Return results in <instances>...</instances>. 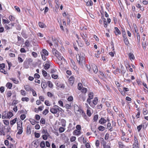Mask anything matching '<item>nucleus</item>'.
Listing matches in <instances>:
<instances>
[{"label":"nucleus","instance_id":"c85d7f7f","mask_svg":"<svg viewBox=\"0 0 148 148\" xmlns=\"http://www.w3.org/2000/svg\"><path fill=\"white\" fill-rule=\"evenodd\" d=\"M41 86L43 89H45L47 87V85L45 83L42 82Z\"/></svg>","mask_w":148,"mask_h":148},{"label":"nucleus","instance_id":"13d9d810","mask_svg":"<svg viewBox=\"0 0 148 148\" xmlns=\"http://www.w3.org/2000/svg\"><path fill=\"white\" fill-rule=\"evenodd\" d=\"M26 117V116L24 114H22L20 116V118L21 119L23 120Z\"/></svg>","mask_w":148,"mask_h":148},{"label":"nucleus","instance_id":"0e129e2a","mask_svg":"<svg viewBox=\"0 0 148 148\" xmlns=\"http://www.w3.org/2000/svg\"><path fill=\"white\" fill-rule=\"evenodd\" d=\"M87 114L89 116H90L91 115L90 111L88 109L87 110Z\"/></svg>","mask_w":148,"mask_h":148},{"label":"nucleus","instance_id":"338daca9","mask_svg":"<svg viewBox=\"0 0 148 148\" xmlns=\"http://www.w3.org/2000/svg\"><path fill=\"white\" fill-rule=\"evenodd\" d=\"M139 144H133V148H139L138 146Z\"/></svg>","mask_w":148,"mask_h":148},{"label":"nucleus","instance_id":"423d86ee","mask_svg":"<svg viewBox=\"0 0 148 148\" xmlns=\"http://www.w3.org/2000/svg\"><path fill=\"white\" fill-rule=\"evenodd\" d=\"M93 93L92 92H90L88 95V98L87 99V102L89 104L90 106H92L90 105L91 101L90 100L92 99L93 98Z\"/></svg>","mask_w":148,"mask_h":148},{"label":"nucleus","instance_id":"a18cd8bd","mask_svg":"<svg viewBox=\"0 0 148 148\" xmlns=\"http://www.w3.org/2000/svg\"><path fill=\"white\" fill-rule=\"evenodd\" d=\"M142 125L141 124L137 126V128L138 130V132H140L141 129H142Z\"/></svg>","mask_w":148,"mask_h":148},{"label":"nucleus","instance_id":"0eeeda50","mask_svg":"<svg viewBox=\"0 0 148 148\" xmlns=\"http://www.w3.org/2000/svg\"><path fill=\"white\" fill-rule=\"evenodd\" d=\"M51 40H52V41L50 40H47V42L49 44V46L50 47H51L53 45L52 43H53L54 44H56V41L55 38L53 39V38H52Z\"/></svg>","mask_w":148,"mask_h":148},{"label":"nucleus","instance_id":"e433bc0d","mask_svg":"<svg viewBox=\"0 0 148 148\" xmlns=\"http://www.w3.org/2000/svg\"><path fill=\"white\" fill-rule=\"evenodd\" d=\"M101 144L103 145V146L104 147V146H105L106 145V142L104 141V140L103 138H101Z\"/></svg>","mask_w":148,"mask_h":148},{"label":"nucleus","instance_id":"5701e85b","mask_svg":"<svg viewBox=\"0 0 148 148\" xmlns=\"http://www.w3.org/2000/svg\"><path fill=\"white\" fill-rule=\"evenodd\" d=\"M56 85L57 86L61 88H64V86H63V84H60V83L59 82L56 83Z\"/></svg>","mask_w":148,"mask_h":148},{"label":"nucleus","instance_id":"8fccbe9b","mask_svg":"<svg viewBox=\"0 0 148 148\" xmlns=\"http://www.w3.org/2000/svg\"><path fill=\"white\" fill-rule=\"evenodd\" d=\"M42 73L43 75L45 77L47 75V72L45 70H43L42 71Z\"/></svg>","mask_w":148,"mask_h":148},{"label":"nucleus","instance_id":"9b49d317","mask_svg":"<svg viewBox=\"0 0 148 148\" xmlns=\"http://www.w3.org/2000/svg\"><path fill=\"white\" fill-rule=\"evenodd\" d=\"M114 29L115 30L114 31V32L116 35H117L119 34H121V32L117 27H115Z\"/></svg>","mask_w":148,"mask_h":148},{"label":"nucleus","instance_id":"09e8293b","mask_svg":"<svg viewBox=\"0 0 148 148\" xmlns=\"http://www.w3.org/2000/svg\"><path fill=\"white\" fill-rule=\"evenodd\" d=\"M110 143H109L107 144L106 145L103 147L104 148H111L110 147Z\"/></svg>","mask_w":148,"mask_h":148},{"label":"nucleus","instance_id":"c756f323","mask_svg":"<svg viewBox=\"0 0 148 148\" xmlns=\"http://www.w3.org/2000/svg\"><path fill=\"white\" fill-rule=\"evenodd\" d=\"M49 136V134L48 135L47 134H44L42 136V138L43 140H46L47 139L48 137Z\"/></svg>","mask_w":148,"mask_h":148},{"label":"nucleus","instance_id":"69168bd1","mask_svg":"<svg viewBox=\"0 0 148 148\" xmlns=\"http://www.w3.org/2000/svg\"><path fill=\"white\" fill-rule=\"evenodd\" d=\"M57 71V70L55 69H51V73H54Z\"/></svg>","mask_w":148,"mask_h":148},{"label":"nucleus","instance_id":"f704fd0d","mask_svg":"<svg viewBox=\"0 0 148 148\" xmlns=\"http://www.w3.org/2000/svg\"><path fill=\"white\" fill-rule=\"evenodd\" d=\"M40 146L42 148H44L45 146V142L44 141H42L40 143Z\"/></svg>","mask_w":148,"mask_h":148},{"label":"nucleus","instance_id":"a878e982","mask_svg":"<svg viewBox=\"0 0 148 148\" xmlns=\"http://www.w3.org/2000/svg\"><path fill=\"white\" fill-rule=\"evenodd\" d=\"M124 41L125 45L127 46H129V42L127 38H125V39H124Z\"/></svg>","mask_w":148,"mask_h":148},{"label":"nucleus","instance_id":"cd10ccee","mask_svg":"<svg viewBox=\"0 0 148 148\" xmlns=\"http://www.w3.org/2000/svg\"><path fill=\"white\" fill-rule=\"evenodd\" d=\"M81 36L83 39L84 40L85 42H86L87 39L86 38H87V36L86 35V34L84 35V34H81Z\"/></svg>","mask_w":148,"mask_h":148},{"label":"nucleus","instance_id":"aec40b11","mask_svg":"<svg viewBox=\"0 0 148 148\" xmlns=\"http://www.w3.org/2000/svg\"><path fill=\"white\" fill-rule=\"evenodd\" d=\"M7 118L8 119H10L13 116V114L12 112H9L7 114Z\"/></svg>","mask_w":148,"mask_h":148},{"label":"nucleus","instance_id":"603ef678","mask_svg":"<svg viewBox=\"0 0 148 148\" xmlns=\"http://www.w3.org/2000/svg\"><path fill=\"white\" fill-rule=\"evenodd\" d=\"M11 92L10 91H8L7 93V96L8 97H10L12 95Z\"/></svg>","mask_w":148,"mask_h":148},{"label":"nucleus","instance_id":"412c9836","mask_svg":"<svg viewBox=\"0 0 148 148\" xmlns=\"http://www.w3.org/2000/svg\"><path fill=\"white\" fill-rule=\"evenodd\" d=\"M44 69L47 70L50 67V65L48 63H46L44 65H43Z\"/></svg>","mask_w":148,"mask_h":148},{"label":"nucleus","instance_id":"864d4df0","mask_svg":"<svg viewBox=\"0 0 148 148\" xmlns=\"http://www.w3.org/2000/svg\"><path fill=\"white\" fill-rule=\"evenodd\" d=\"M148 113V111L146 109H143V113L144 115H146Z\"/></svg>","mask_w":148,"mask_h":148},{"label":"nucleus","instance_id":"79ce46f5","mask_svg":"<svg viewBox=\"0 0 148 148\" xmlns=\"http://www.w3.org/2000/svg\"><path fill=\"white\" fill-rule=\"evenodd\" d=\"M45 119L44 118H42L40 121V123L44 124L45 123Z\"/></svg>","mask_w":148,"mask_h":148},{"label":"nucleus","instance_id":"2eb2a0df","mask_svg":"<svg viewBox=\"0 0 148 148\" xmlns=\"http://www.w3.org/2000/svg\"><path fill=\"white\" fill-rule=\"evenodd\" d=\"M106 120L104 118H101L99 121V123L101 124H103L106 123Z\"/></svg>","mask_w":148,"mask_h":148},{"label":"nucleus","instance_id":"e2e57ef3","mask_svg":"<svg viewBox=\"0 0 148 148\" xmlns=\"http://www.w3.org/2000/svg\"><path fill=\"white\" fill-rule=\"evenodd\" d=\"M31 91H32L33 95L34 96H36L37 95L36 92L34 90L32 89Z\"/></svg>","mask_w":148,"mask_h":148},{"label":"nucleus","instance_id":"6e6552de","mask_svg":"<svg viewBox=\"0 0 148 148\" xmlns=\"http://www.w3.org/2000/svg\"><path fill=\"white\" fill-rule=\"evenodd\" d=\"M82 113L81 114L82 117H83L87 121H89V118L88 117V116L86 115L85 113H84L83 111L82 110Z\"/></svg>","mask_w":148,"mask_h":148},{"label":"nucleus","instance_id":"dca6fc26","mask_svg":"<svg viewBox=\"0 0 148 148\" xmlns=\"http://www.w3.org/2000/svg\"><path fill=\"white\" fill-rule=\"evenodd\" d=\"M73 127V125L71 123H70L69 124V126H68V130H69V131H70L71 130H73L75 129V127Z\"/></svg>","mask_w":148,"mask_h":148},{"label":"nucleus","instance_id":"20e7f679","mask_svg":"<svg viewBox=\"0 0 148 148\" xmlns=\"http://www.w3.org/2000/svg\"><path fill=\"white\" fill-rule=\"evenodd\" d=\"M40 54L42 59L45 61L47 59V57L45 56L48 55V52L46 49H43L40 52Z\"/></svg>","mask_w":148,"mask_h":148},{"label":"nucleus","instance_id":"473e14b6","mask_svg":"<svg viewBox=\"0 0 148 148\" xmlns=\"http://www.w3.org/2000/svg\"><path fill=\"white\" fill-rule=\"evenodd\" d=\"M29 121L32 125H34L35 124L36 121L33 119H30Z\"/></svg>","mask_w":148,"mask_h":148},{"label":"nucleus","instance_id":"6e6d98bb","mask_svg":"<svg viewBox=\"0 0 148 148\" xmlns=\"http://www.w3.org/2000/svg\"><path fill=\"white\" fill-rule=\"evenodd\" d=\"M21 93L22 95L23 96H25L26 94L25 91L23 90H21Z\"/></svg>","mask_w":148,"mask_h":148},{"label":"nucleus","instance_id":"bb28decb","mask_svg":"<svg viewBox=\"0 0 148 148\" xmlns=\"http://www.w3.org/2000/svg\"><path fill=\"white\" fill-rule=\"evenodd\" d=\"M6 86L8 88L10 89L12 87V84L10 82H8L6 84Z\"/></svg>","mask_w":148,"mask_h":148},{"label":"nucleus","instance_id":"393cba45","mask_svg":"<svg viewBox=\"0 0 148 148\" xmlns=\"http://www.w3.org/2000/svg\"><path fill=\"white\" fill-rule=\"evenodd\" d=\"M66 121L64 119H62L61 120V123H62V126L64 127H65L66 125Z\"/></svg>","mask_w":148,"mask_h":148},{"label":"nucleus","instance_id":"774afa93","mask_svg":"<svg viewBox=\"0 0 148 148\" xmlns=\"http://www.w3.org/2000/svg\"><path fill=\"white\" fill-rule=\"evenodd\" d=\"M49 112V111L47 109H46L44 110L43 112V114L45 115L47 114Z\"/></svg>","mask_w":148,"mask_h":148},{"label":"nucleus","instance_id":"49530a36","mask_svg":"<svg viewBox=\"0 0 148 148\" xmlns=\"http://www.w3.org/2000/svg\"><path fill=\"white\" fill-rule=\"evenodd\" d=\"M99 131H103L105 130V127L102 126H100L98 128Z\"/></svg>","mask_w":148,"mask_h":148},{"label":"nucleus","instance_id":"f257e3e1","mask_svg":"<svg viewBox=\"0 0 148 148\" xmlns=\"http://www.w3.org/2000/svg\"><path fill=\"white\" fill-rule=\"evenodd\" d=\"M85 54L82 52L77 55L76 56L77 60L80 66H83V64L85 63Z\"/></svg>","mask_w":148,"mask_h":148},{"label":"nucleus","instance_id":"052dcab7","mask_svg":"<svg viewBox=\"0 0 148 148\" xmlns=\"http://www.w3.org/2000/svg\"><path fill=\"white\" fill-rule=\"evenodd\" d=\"M32 55L35 58H36L37 57V54L35 52H32Z\"/></svg>","mask_w":148,"mask_h":148},{"label":"nucleus","instance_id":"7ed1b4c3","mask_svg":"<svg viewBox=\"0 0 148 148\" xmlns=\"http://www.w3.org/2000/svg\"><path fill=\"white\" fill-rule=\"evenodd\" d=\"M62 109L61 108L57 105L54 106L53 107L51 108L50 109V112L54 114H56L57 112H62Z\"/></svg>","mask_w":148,"mask_h":148},{"label":"nucleus","instance_id":"9d476101","mask_svg":"<svg viewBox=\"0 0 148 148\" xmlns=\"http://www.w3.org/2000/svg\"><path fill=\"white\" fill-rule=\"evenodd\" d=\"M92 68L94 72L96 73L98 71V69L97 66L94 64H93L92 65Z\"/></svg>","mask_w":148,"mask_h":148},{"label":"nucleus","instance_id":"72a5a7b5","mask_svg":"<svg viewBox=\"0 0 148 148\" xmlns=\"http://www.w3.org/2000/svg\"><path fill=\"white\" fill-rule=\"evenodd\" d=\"M29 100V98L27 97H23L21 99V100L23 101H26L27 102Z\"/></svg>","mask_w":148,"mask_h":148},{"label":"nucleus","instance_id":"4c0bfd02","mask_svg":"<svg viewBox=\"0 0 148 148\" xmlns=\"http://www.w3.org/2000/svg\"><path fill=\"white\" fill-rule=\"evenodd\" d=\"M118 144L119 145V147L120 148H123V147L125 146V145H123L122 143L121 142H119Z\"/></svg>","mask_w":148,"mask_h":148},{"label":"nucleus","instance_id":"f3484780","mask_svg":"<svg viewBox=\"0 0 148 148\" xmlns=\"http://www.w3.org/2000/svg\"><path fill=\"white\" fill-rule=\"evenodd\" d=\"M38 25L40 27L42 28H46L47 27L46 25L43 23L41 22H39Z\"/></svg>","mask_w":148,"mask_h":148},{"label":"nucleus","instance_id":"3c124183","mask_svg":"<svg viewBox=\"0 0 148 148\" xmlns=\"http://www.w3.org/2000/svg\"><path fill=\"white\" fill-rule=\"evenodd\" d=\"M134 144H138V140L137 138L135 136H134Z\"/></svg>","mask_w":148,"mask_h":148},{"label":"nucleus","instance_id":"c03bdc74","mask_svg":"<svg viewBox=\"0 0 148 148\" xmlns=\"http://www.w3.org/2000/svg\"><path fill=\"white\" fill-rule=\"evenodd\" d=\"M3 121L4 124L6 125H8L9 124V121L8 120H3Z\"/></svg>","mask_w":148,"mask_h":148},{"label":"nucleus","instance_id":"f8f14e48","mask_svg":"<svg viewBox=\"0 0 148 148\" xmlns=\"http://www.w3.org/2000/svg\"><path fill=\"white\" fill-rule=\"evenodd\" d=\"M73 135L78 136L81 134V131L77 130H76L73 131Z\"/></svg>","mask_w":148,"mask_h":148},{"label":"nucleus","instance_id":"7c9ffc66","mask_svg":"<svg viewBox=\"0 0 148 148\" xmlns=\"http://www.w3.org/2000/svg\"><path fill=\"white\" fill-rule=\"evenodd\" d=\"M25 46L26 47H28L30 46V43L29 42V41L27 40L25 41Z\"/></svg>","mask_w":148,"mask_h":148},{"label":"nucleus","instance_id":"2f4dec72","mask_svg":"<svg viewBox=\"0 0 148 148\" xmlns=\"http://www.w3.org/2000/svg\"><path fill=\"white\" fill-rule=\"evenodd\" d=\"M9 18L11 21H13L15 20L14 17L12 15L10 16H9Z\"/></svg>","mask_w":148,"mask_h":148},{"label":"nucleus","instance_id":"680f3d73","mask_svg":"<svg viewBox=\"0 0 148 148\" xmlns=\"http://www.w3.org/2000/svg\"><path fill=\"white\" fill-rule=\"evenodd\" d=\"M47 94L48 96L50 97H51L53 96V94L50 92H48Z\"/></svg>","mask_w":148,"mask_h":148},{"label":"nucleus","instance_id":"1a4fd4ad","mask_svg":"<svg viewBox=\"0 0 148 148\" xmlns=\"http://www.w3.org/2000/svg\"><path fill=\"white\" fill-rule=\"evenodd\" d=\"M75 78L73 76H71L69 79V81L71 85H72L74 82Z\"/></svg>","mask_w":148,"mask_h":148},{"label":"nucleus","instance_id":"4468645a","mask_svg":"<svg viewBox=\"0 0 148 148\" xmlns=\"http://www.w3.org/2000/svg\"><path fill=\"white\" fill-rule=\"evenodd\" d=\"M79 99L80 100H82L84 101L86 100V97L82 94H80L79 96Z\"/></svg>","mask_w":148,"mask_h":148},{"label":"nucleus","instance_id":"5fc2aeb1","mask_svg":"<svg viewBox=\"0 0 148 148\" xmlns=\"http://www.w3.org/2000/svg\"><path fill=\"white\" fill-rule=\"evenodd\" d=\"M136 35L138 42H140V35L139 33H137Z\"/></svg>","mask_w":148,"mask_h":148},{"label":"nucleus","instance_id":"c9c22d12","mask_svg":"<svg viewBox=\"0 0 148 148\" xmlns=\"http://www.w3.org/2000/svg\"><path fill=\"white\" fill-rule=\"evenodd\" d=\"M82 88V85L81 83H79L78 84V89L81 90Z\"/></svg>","mask_w":148,"mask_h":148},{"label":"nucleus","instance_id":"b1692460","mask_svg":"<svg viewBox=\"0 0 148 148\" xmlns=\"http://www.w3.org/2000/svg\"><path fill=\"white\" fill-rule=\"evenodd\" d=\"M10 79L12 80L14 83L15 84H17L19 82L18 80L15 78H10Z\"/></svg>","mask_w":148,"mask_h":148},{"label":"nucleus","instance_id":"39448f33","mask_svg":"<svg viewBox=\"0 0 148 148\" xmlns=\"http://www.w3.org/2000/svg\"><path fill=\"white\" fill-rule=\"evenodd\" d=\"M17 130H18L17 134H21L23 132V128L22 127V123L18 124L17 122Z\"/></svg>","mask_w":148,"mask_h":148},{"label":"nucleus","instance_id":"6ab92c4d","mask_svg":"<svg viewBox=\"0 0 148 148\" xmlns=\"http://www.w3.org/2000/svg\"><path fill=\"white\" fill-rule=\"evenodd\" d=\"M17 121V118H15L13 120H11L10 121V124L11 125H13L14 124L16 123V121Z\"/></svg>","mask_w":148,"mask_h":148},{"label":"nucleus","instance_id":"bf43d9fd","mask_svg":"<svg viewBox=\"0 0 148 148\" xmlns=\"http://www.w3.org/2000/svg\"><path fill=\"white\" fill-rule=\"evenodd\" d=\"M76 139V138L75 136H72L70 138V141L71 142H72L75 141Z\"/></svg>","mask_w":148,"mask_h":148},{"label":"nucleus","instance_id":"a19ab883","mask_svg":"<svg viewBox=\"0 0 148 148\" xmlns=\"http://www.w3.org/2000/svg\"><path fill=\"white\" fill-rule=\"evenodd\" d=\"M42 133L44 134H48L49 133L47 132V130L46 129H43L42 130Z\"/></svg>","mask_w":148,"mask_h":148},{"label":"nucleus","instance_id":"a211bd4d","mask_svg":"<svg viewBox=\"0 0 148 148\" xmlns=\"http://www.w3.org/2000/svg\"><path fill=\"white\" fill-rule=\"evenodd\" d=\"M129 57L131 60H134L135 59V57L134 54L132 53H129Z\"/></svg>","mask_w":148,"mask_h":148},{"label":"nucleus","instance_id":"4d7b16f0","mask_svg":"<svg viewBox=\"0 0 148 148\" xmlns=\"http://www.w3.org/2000/svg\"><path fill=\"white\" fill-rule=\"evenodd\" d=\"M65 129L63 127H60L59 129V131L60 132L62 133L64 131Z\"/></svg>","mask_w":148,"mask_h":148},{"label":"nucleus","instance_id":"37998d69","mask_svg":"<svg viewBox=\"0 0 148 148\" xmlns=\"http://www.w3.org/2000/svg\"><path fill=\"white\" fill-rule=\"evenodd\" d=\"M98 114L95 115L93 117V120L95 121H96L98 118Z\"/></svg>","mask_w":148,"mask_h":148},{"label":"nucleus","instance_id":"4be33fe9","mask_svg":"<svg viewBox=\"0 0 148 148\" xmlns=\"http://www.w3.org/2000/svg\"><path fill=\"white\" fill-rule=\"evenodd\" d=\"M98 99L97 97H95L93 101V103L95 105L97 104L98 102Z\"/></svg>","mask_w":148,"mask_h":148},{"label":"nucleus","instance_id":"ddd939ff","mask_svg":"<svg viewBox=\"0 0 148 148\" xmlns=\"http://www.w3.org/2000/svg\"><path fill=\"white\" fill-rule=\"evenodd\" d=\"M24 88L27 91H31L32 88L29 85H25L24 86Z\"/></svg>","mask_w":148,"mask_h":148},{"label":"nucleus","instance_id":"58836bf2","mask_svg":"<svg viewBox=\"0 0 148 148\" xmlns=\"http://www.w3.org/2000/svg\"><path fill=\"white\" fill-rule=\"evenodd\" d=\"M87 89L86 88H82V89L81 90V92H82L84 93H86L87 91Z\"/></svg>","mask_w":148,"mask_h":148},{"label":"nucleus","instance_id":"f03ea898","mask_svg":"<svg viewBox=\"0 0 148 148\" xmlns=\"http://www.w3.org/2000/svg\"><path fill=\"white\" fill-rule=\"evenodd\" d=\"M53 54L60 60H63L65 61V60L63 57L62 56L61 54L58 51H57L55 49H53L52 50Z\"/></svg>","mask_w":148,"mask_h":148},{"label":"nucleus","instance_id":"de8ad7c7","mask_svg":"<svg viewBox=\"0 0 148 148\" xmlns=\"http://www.w3.org/2000/svg\"><path fill=\"white\" fill-rule=\"evenodd\" d=\"M47 84L48 85V86L50 88H52V87L53 86V85L52 84V83L50 81H48L47 82Z\"/></svg>","mask_w":148,"mask_h":148},{"label":"nucleus","instance_id":"ea45409f","mask_svg":"<svg viewBox=\"0 0 148 148\" xmlns=\"http://www.w3.org/2000/svg\"><path fill=\"white\" fill-rule=\"evenodd\" d=\"M86 3V5L87 6H91L92 5V2L91 0H90L89 1H88Z\"/></svg>","mask_w":148,"mask_h":148}]
</instances>
